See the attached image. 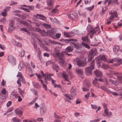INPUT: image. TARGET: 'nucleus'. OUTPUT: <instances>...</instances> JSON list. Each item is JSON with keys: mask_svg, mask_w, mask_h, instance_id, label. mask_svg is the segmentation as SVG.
I'll return each mask as SVG.
<instances>
[{"mask_svg": "<svg viewBox=\"0 0 122 122\" xmlns=\"http://www.w3.org/2000/svg\"><path fill=\"white\" fill-rule=\"evenodd\" d=\"M95 59L97 66L99 68H103L105 69L106 68V65L101 62L102 61H106V59L105 56H103L101 57H99Z\"/></svg>", "mask_w": 122, "mask_h": 122, "instance_id": "obj_1", "label": "nucleus"}, {"mask_svg": "<svg viewBox=\"0 0 122 122\" xmlns=\"http://www.w3.org/2000/svg\"><path fill=\"white\" fill-rule=\"evenodd\" d=\"M95 65V60H93L91 63L90 66L86 67L85 69V73L87 75H92V71L94 69Z\"/></svg>", "mask_w": 122, "mask_h": 122, "instance_id": "obj_2", "label": "nucleus"}, {"mask_svg": "<svg viewBox=\"0 0 122 122\" xmlns=\"http://www.w3.org/2000/svg\"><path fill=\"white\" fill-rule=\"evenodd\" d=\"M109 76L111 78L117 79L119 82L122 83V75L121 74L113 72L110 74Z\"/></svg>", "mask_w": 122, "mask_h": 122, "instance_id": "obj_3", "label": "nucleus"}, {"mask_svg": "<svg viewBox=\"0 0 122 122\" xmlns=\"http://www.w3.org/2000/svg\"><path fill=\"white\" fill-rule=\"evenodd\" d=\"M91 86L90 82L87 80H86L83 82V87L82 88L84 92L87 91L89 90V87Z\"/></svg>", "mask_w": 122, "mask_h": 122, "instance_id": "obj_4", "label": "nucleus"}, {"mask_svg": "<svg viewBox=\"0 0 122 122\" xmlns=\"http://www.w3.org/2000/svg\"><path fill=\"white\" fill-rule=\"evenodd\" d=\"M64 52L60 53L59 51H55V52L56 54L58 57L59 59L61 61H62L61 62L62 63H64V61L63 58L64 55H65V54H64Z\"/></svg>", "mask_w": 122, "mask_h": 122, "instance_id": "obj_5", "label": "nucleus"}, {"mask_svg": "<svg viewBox=\"0 0 122 122\" xmlns=\"http://www.w3.org/2000/svg\"><path fill=\"white\" fill-rule=\"evenodd\" d=\"M8 60L9 62L12 65L15 64L16 63L15 59L12 56H9L8 57Z\"/></svg>", "mask_w": 122, "mask_h": 122, "instance_id": "obj_6", "label": "nucleus"}, {"mask_svg": "<svg viewBox=\"0 0 122 122\" xmlns=\"http://www.w3.org/2000/svg\"><path fill=\"white\" fill-rule=\"evenodd\" d=\"M14 22L12 20H10L9 23V26L8 28V32L11 33L15 29V28L14 27Z\"/></svg>", "mask_w": 122, "mask_h": 122, "instance_id": "obj_7", "label": "nucleus"}, {"mask_svg": "<svg viewBox=\"0 0 122 122\" xmlns=\"http://www.w3.org/2000/svg\"><path fill=\"white\" fill-rule=\"evenodd\" d=\"M95 79L96 80H94L93 81V84L94 86L99 88L100 87L99 84L97 81H103V79L101 78L98 79L95 78Z\"/></svg>", "mask_w": 122, "mask_h": 122, "instance_id": "obj_8", "label": "nucleus"}, {"mask_svg": "<svg viewBox=\"0 0 122 122\" xmlns=\"http://www.w3.org/2000/svg\"><path fill=\"white\" fill-rule=\"evenodd\" d=\"M87 29L88 32L93 33V34H95L96 32V31L95 30V29L93 28L92 26L91 25H88Z\"/></svg>", "mask_w": 122, "mask_h": 122, "instance_id": "obj_9", "label": "nucleus"}, {"mask_svg": "<svg viewBox=\"0 0 122 122\" xmlns=\"http://www.w3.org/2000/svg\"><path fill=\"white\" fill-rule=\"evenodd\" d=\"M70 92L71 96L72 97H75L76 95V87L75 86H72Z\"/></svg>", "mask_w": 122, "mask_h": 122, "instance_id": "obj_10", "label": "nucleus"}, {"mask_svg": "<svg viewBox=\"0 0 122 122\" xmlns=\"http://www.w3.org/2000/svg\"><path fill=\"white\" fill-rule=\"evenodd\" d=\"M77 66H79L83 67L85 66L86 64V62L78 60L77 61Z\"/></svg>", "mask_w": 122, "mask_h": 122, "instance_id": "obj_11", "label": "nucleus"}, {"mask_svg": "<svg viewBox=\"0 0 122 122\" xmlns=\"http://www.w3.org/2000/svg\"><path fill=\"white\" fill-rule=\"evenodd\" d=\"M94 73L97 77H101L102 76V72L99 70H96V71H94Z\"/></svg>", "mask_w": 122, "mask_h": 122, "instance_id": "obj_12", "label": "nucleus"}, {"mask_svg": "<svg viewBox=\"0 0 122 122\" xmlns=\"http://www.w3.org/2000/svg\"><path fill=\"white\" fill-rule=\"evenodd\" d=\"M76 72L78 74L81 76V78H84V76L83 72L82 70L80 69H76Z\"/></svg>", "mask_w": 122, "mask_h": 122, "instance_id": "obj_13", "label": "nucleus"}, {"mask_svg": "<svg viewBox=\"0 0 122 122\" xmlns=\"http://www.w3.org/2000/svg\"><path fill=\"white\" fill-rule=\"evenodd\" d=\"M53 75V74H47L45 77V82L46 83L47 82V80H48L49 81H50L51 80L52 78H51V77Z\"/></svg>", "mask_w": 122, "mask_h": 122, "instance_id": "obj_14", "label": "nucleus"}, {"mask_svg": "<svg viewBox=\"0 0 122 122\" xmlns=\"http://www.w3.org/2000/svg\"><path fill=\"white\" fill-rule=\"evenodd\" d=\"M117 17V12L116 11H114L113 12V13L111 15L109 19L110 20H113L114 18Z\"/></svg>", "mask_w": 122, "mask_h": 122, "instance_id": "obj_15", "label": "nucleus"}, {"mask_svg": "<svg viewBox=\"0 0 122 122\" xmlns=\"http://www.w3.org/2000/svg\"><path fill=\"white\" fill-rule=\"evenodd\" d=\"M97 53V49L96 48H93L91 50L89 54L93 56H94V55H96Z\"/></svg>", "mask_w": 122, "mask_h": 122, "instance_id": "obj_16", "label": "nucleus"}, {"mask_svg": "<svg viewBox=\"0 0 122 122\" xmlns=\"http://www.w3.org/2000/svg\"><path fill=\"white\" fill-rule=\"evenodd\" d=\"M88 36L87 35L82 37L81 38L82 40L83 41H84L87 43H90V41L89 39L88 38Z\"/></svg>", "mask_w": 122, "mask_h": 122, "instance_id": "obj_17", "label": "nucleus"}, {"mask_svg": "<svg viewBox=\"0 0 122 122\" xmlns=\"http://www.w3.org/2000/svg\"><path fill=\"white\" fill-rule=\"evenodd\" d=\"M73 49V47L71 46H69L66 48L65 50L66 52H70L72 51Z\"/></svg>", "mask_w": 122, "mask_h": 122, "instance_id": "obj_18", "label": "nucleus"}, {"mask_svg": "<svg viewBox=\"0 0 122 122\" xmlns=\"http://www.w3.org/2000/svg\"><path fill=\"white\" fill-rule=\"evenodd\" d=\"M64 96L66 97L65 98V100L66 102H70L69 101V100H71L72 99L70 97V95L68 94H65L64 95Z\"/></svg>", "mask_w": 122, "mask_h": 122, "instance_id": "obj_19", "label": "nucleus"}, {"mask_svg": "<svg viewBox=\"0 0 122 122\" xmlns=\"http://www.w3.org/2000/svg\"><path fill=\"white\" fill-rule=\"evenodd\" d=\"M25 63V62L23 61H22L20 62L18 66V69L19 70H20L24 67Z\"/></svg>", "mask_w": 122, "mask_h": 122, "instance_id": "obj_20", "label": "nucleus"}, {"mask_svg": "<svg viewBox=\"0 0 122 122\" xmlns=\"http://www.w3.org/2000/svg\"><path fill=\"white\" fill-rule=\"evenodd\" d=\"M18 95H17V92L15 91H13L11 93L10 95V97H14L15 98V97H17Z\"/></svg>", "mask_w": 122, "mask_h": 122, "instance_id": "obj_21", "label": "nucleus"}, {"mask_svg": "<svg viewBox=\"0 0 122 122\" xmlns=\"http://www.w3.org/2000/svg\"><path fill=\"white\" fill-rule=\"evenodd\" d=\"M12 42L13 44L15 46H16L19 47H20L22 46L21 43L19 42H16L14 40H12Z\"/></svg>", "mask_w": 122, "mask_h": 122, "instance_id": "obj_22", "label": "nucleus"}, {"mask_svg": "<svg viewBox=\"0 0 122 122\" xmlns=\"http://www.w3.org/2000/svg\"><path fill=\"white\" fill-rule=\"evenodd\" d=\"M40 113L42 116H44L45 114V112L46 111V109L44 107H42L40 108Z\"/></svg>", "mask_w": 122, "mask_h": 122, "instance_id": "obj_23", "label": "nucleus"}, {"mask_svg": "<svg viewBox=\"0 0 122 122\" xmlns=\"http://www.w3.org/2000/svg\"><path fill=\"white\" fill-rule=\"evenodd\" d=\"M122 59L120 58H115L112 60L110 61H109L110 63H112L113 61H122Z\"/></svg>", "mask_w": 122, "mask_h": 122, "instance_id": "obj_24", "label": "nucleus"}, {"mask_svg": "<svg viewBox=\"0 0 122 122\" xmlns=\"http://www.w3.org/2000/svg\"><path fill=\"white\" fill-rule=\"evenodd\" d=\"M63 77V78H65L64 80L66 81H69L67 78L68 77V76L67 74L66 73V72L63 71L62 73Z\"/></svg>", "mask_w": 122, "mask_h": 122, "instance_id": "obj_25", "label": "nucleus"}, {"mask_svg": "<svg viewBox=\"0 0 122 122\" xmlns=\"http://www.w3.org/2000/svg\"><path fill=\"white\" fill-rule=\"evenodd\" d=\"M54 1V0H47V5L49 7L52 6Z\"/></svg>", "mask_w": 122, "mask_h": 122, "instance_id": "obj_26", "label": "nucleus"}, {"mask_svg": "<svg viewBox=\"0 0 122 122\" xmlns=\"http://www.w3.org/2000/svg\"><path fill=\"white\" fill-rule=\"evenodd\" d=\"M53 65L52 66V68L54 70H55L56 72H58V70H59V66L56 65H55L54 63Z\"/></svg>", "mask_w": 122, "mask_h": 122, "instance_id": "obj_27", "label": "nucleus"}, {"mask_svg": "<svg viewBox=\"0 0 122 122\" xmlns=\"http://www.w3.org/2000/svg\"><path fill=\"white\" fill-rule=\"evenodd\" d=\"M73 44L75 48L78 50H81L80 49L81 46L79 44L77 43H74Z\"/></svg>", "mask_w": 122, "mask_h": 122, "instance_id": "obj_28", "label": "nucleus"}, {"mask_svg": "<svg viewBox=\"0 0 122 122\" xmlns=\"http://www.w3.org/2000/svg\"><path fill=\"white\" fill-rule=\"evenodd\" d=\"M56 31L54 29H52L48 31V35H49L51 34H55L56 33Z\"/></svg>", "mask_w": 122, "mask_h": 122, "instance_id": "obj_29", "label": "nucleus"}, {"mask_svg": "<svg viewBox=\"0 0 122 122\" xmlns=\"http://www.w3.org/2000/svg\"><path fill=\"white\" fill-rule=\"evenodd\" d=\"M120 49V48L119 46L116 45L114 46L113 48V51L115 52H117Z\"/></svg>", "mask_w": 122, "mask_h": 122, "instance_id": "obj_30", "label": "nucleus"}, {"mask_svg": "<svg viewBox=\"0 0 122 122\" xmlns=\"http://www.w3.org/2000/svg\"><path fill=\"white\" fill-rule=\"evenodd\" d=\"M74 40H73V39H62L61 40V41H62L63 42H64L66 43H69L70 41H74Z\"/></svg>", "mask_w": 122, "mask_h": 122, "instance_id": "obj_31", "label": "nucleus"}, {"mask_svg": "<svg viewBox=\"0 0 122 122\" xmlns=\"http://www.w3.org/2000/svg\"><path fill=\"white\" fill-rule=\"evenodd\" d=\"M37 15L38 17V18L43 20L45 19L46 17L44 15L38 14H37Z\"/></svg>", "mask_w": 122, "mask_h": 122, "instance_id": "obj_32", "label": "nucleus"}, {"mask_svg": "<svg viewBox=\"0 0 122 122\" xmlns=\"http://www.w3.org/2000/svg\"><path fill=\"white\" fill-rule=\"evenodd\" d=\"M27 8H24L23 7H21L20 8V9L21 10H23L26 12H29L30 11L29 10L30 8V6H28L27 7Z\"/></svg>", "mask_w": 122, "mask_h": 122, "instance_id": "obj_33", "label": "nucleus"}, {"mask_svg": "<svg viewBox=\"0 0 122 122\" xmlns=\"http://www.w3.org/2000/svg\"><path fill=\"white\" fill-rule=\"evenodd\" d=\"M51 13L53 14H55L59 13V10L58 9L56 8H54L51 11Z\"/></svg>", "mask_w": 122, "mask_h": 122, "instance_id": "obj_34", "label": "nucleus"}, {"mask_svg": "<svg viewBox=\"0 0 122 122\" xmlns=\"http://www.w3.org/2000/svg\"><path fill=\"white\" fill-rule=\"evenodd\" d=\"M25 66L26 68V69L28 72H30V66L29 63L27 62H26L25 64Z\"/></svg>", "mask_w": 122, "mask_h": 122, "instance_id": "obj_35", "label": "nucleus"}, {"mask_svg": "<svg viewBox=\"0 0 122 122\" xmlns=\"http://www.w3.org/2000/svg\"><path fill=\"white\" fill-rule=\"evenodd\" d=\"M54 63L51 60H49L46 62V66L49 65L50 64H54Z\"/></svg>", "mask_w": 122, "mask_h": 122, "instance_id": "obj_36", "label": "nucleus"}, {"mask_svg": "<svg viewBox=\"0 0 122 122\" xmlns=\"http://www.w3.org/2000/svg\"><path fill=\"white\" fill-rule=\"evenodd\" d=\"M81 45L83 46L86 48L88 49H89L90 48L88 44L85 43H84L83 42H82Z\"/></svg>", "mask_w": 122, "mask_h": 122, "instance_id": "obj_37", "label": "nucleus"}, {"mask_svg": "<svg viewBox=\"0 0 122 122\" xmlns=\"http://www.w3.org/2000/svg\"><path fill=\"white\" fill-rule=\"evenodd\" d=\"M93 56L90 54H89L88 56V61H91L92 60V58L94 57V56Z\"/></svg>", "mask_w": 122, "mask_h": 122, "instance_id": "obj_38", "label": "nucleus"}, {"mask_svg": "<svg viewBox=\"0 0 122 122\" xmlns=\"http://www.w3.org/2000/svg\"><path fill=\"white\" fill-rule=\"evenodd\" d=\"M109 82L112 84H113L116 85H117L118 84L117 83V81H114L113 80L110 79L109 80Z\"/></svg>", "mask_w": 122, "mask_h": 122, "instance_id": "obj_39", "label": "nucleus"}, {"mask_svg": "<svg viewBox=\"0 0 122 122\" xmlns=\"http://www.w3.org/2000/svg\"><path fill=\"white\" fill-rule=\"evenodd\" d=\"M71 14L75 18L77 17V13L76 11H75L72 12Z\"/></svg>", "mask_w": 122, "mask_h": 122, "instance_id": "obj_40", "label": "nucleus"}, {"mask_svg": "<svg viewBox=\"0 0 122 122\" xmlns=\"http://www.w3.org/2000/svg\"><path fill=\"white\" fill-rule=\"evenodd\" d=\"M25 51L23 50H22L20 53L19 56L21 57H23L24 55Z\"/></svg>", "mask_w": 122, "mask_h": 122, "instance_id": "obj_41", "label": "nucleus"}, {"mask_svg": "<svg viewBox=\"0 0 122 122\" xmlns=\"http://www.w3.org/2000/svg\"><path fill=\"white\" fill-rule=\"evenodd\" d=\"M15 112L17 114H20V117L21 116L22 113L21 111L17 110L15 111Z\"/></svg>", "mask_w": 122, "mask_h": 122, "instance_id": "obj_42", "label": "nucleus"}, {"mask_svg": "<svg viewBox=\"0 0 122 122\" xmlns=\"http://www.w3.org/2000/svg\"><path fill=\"white\" fill-rule=\"evenodd\" d=\"M20 30L21 31H23L26 32L27 34L29 35L30 33L25 28H21L20 29Z\"/></svg>", "mask_w": 122, "mask_h": 122, "instance_id": "obj_43", "label": "nucleus"}, {"mask_svg": "<svg viewBox=\"0 0 122 122\" xmlns=\"http://www.w3.org/2000/svg\"><path fill=\"white\" fill-rule=\"evenodd\" d=\"M18 89L19 90V92L20 95L22 97H23V94L24 92V90H22L20 88H18Z\"/></svg>", "mask_w": 122, "mask_h": 122, "instance_id": "obj_44", "label": "nucleus"}, {"mask_svg": "<svg viewBox=\"0 0 122 122\" xmlns=\"http://www.w3.org/2000/svg\"><path fill=\"white\" fill-rule=\"evenodd\" d=\"M41 33L42 35V36H48V31L47 32H46L44 30H42Z\"/></svg>", "mask_w": 122, "mask_h": 122, "instance_id": "obj_45", "label": "nucleus"}, {"mask_svg": "<svg viewBox=\"0 0 122 122\" xmlns=\"http://www.w3.org/2000/svg\"><path fill=\"white\" fill-rule=\"evenodd\" d=\"M33 85L34 87L36 88H37L38 87V83H35L34 82H32Z\"/></svg>", "mask_w": 122, "mask_h": 122, "instance_id": "obj_46", "label": "nucleus"}, {"mask_svg": "<svg viewBox=\"0 0 122 122\" xmlns=\"http://www.w3.org/2000/svg\"><path fill=\"white\" fill-rule=\"evenodd\" d=\"M20 23L21 24L24 25L25 26H26L28 25V24L25 21H20Z\"/></svg>", "mask_w": 122, "mask_h": 122, "instance_id": "obj_47", "label": "nucleus"}, {"mask_svg": "<svg viewBox=\"0 0 122 122\" xmlns=\"http://www.w3.org/2000/svg\"><path fill=\"white\" fill-rule=\"evenodd\" d=\"M54 117L56 118L57 119H61V117L57 115L56 112L54 113Z\"/></svg>", "mask_w": 122, "mask_h": 122, "instance_id": "obj_48", "label": "nucleus"}, {"mask_svg": "<svg viewBox=\"0 0 122 122\" xmlns=\"http://www.w3.org/2000/svg\"><path fill=\"white\" fill-rule=\"evenodd\" d=\"M12 120L13 121L15 122H19L20 121V120L16 117H14L12 119Z\"/></svg>", "mask_w": 122, "mask_h": 122, "instance_id": "obj_49", "label": "nucleus"}, {"mask_svg": "<svg viewBox=\"0 0 122 122\" xmlns=\"http://www.w3.org/2000/svg\"><path fill=\"white\" fill-rule=\"evenodd\" d=\"M117 62H118L117 63L114 64V65L115 66H118L122 64V61H119Z\"/></svg>", "mask_w": 122, "mask_h": 122, "instance_id": "obj_50", "label": "nucleus"}, {"mask_svg": "<svg viewBox=\"0 0 122 122\" xmlns=\"http://www.w3.org/2000/svg\"><path fill=\"white\" fill-rule=\"evenodd\" d=\"M94 7V5H93L90 7H86V9L89 10L91 11L93 9Z\"/></svg>", "mask_w": 122, "mask_h": 122, "instance_id": "obj_51", "label": "nucleus"}, {"mask_svg": "<svg viewBox=\"0 0 122 122\" xmlns=\"http://www.w3.org/2000/svg\"><path fill=\"white\" fill-rule=\"evenodd\" d=\"M36 50V52H37V55L38 56H40V55H41V51L39 48H38V49Z\"/></svg>", "mask_w": 122, "mask_h": 122, "instance_id": "obj_52", "label": "nucleus"}, {"mask_svg": "<svg viewBox=\"0 0 122 122\" xmlns=\"http://www.w3.org/2000/svg\"><path fill=\"white\" fill-rule=\"evenodd\" d=\"M92 108L93 109H96L97 108V106L95 105L92 104L91 105Z\"/></svg>", "mask_w": 122, "mask_h": 122, "instance_id": "obj_53", "label": "nucleus"}, {"mask_svg": "<svg viewBox=\"0 0 122 122\" xmlns=\"http://www.w3.org/2000/svg\"><path fill=\"white\" fill-rule=\"evenodd\" d=\"M31 91L35 95H36L38 94V93L37 91L35 89H33L32 90H31Z\"/></svg>", "mask_w": 122, "mask_h": 122, "instance_id": "obj_54", "label": "nucleus"}, {"mask_svg": "<svg viewBox=\"0 0 122 122\" xmlns=\"http://www.w3.org/2000/svg\"><path fill=\"white\" fill-rule=\"evenodd\" d=\"M35 106L33 107L34 108L36 109L37 108H39L40 107V106L37 103H35Z\"/></svg>", "mask_w": 122, "mask_h": 122, "instance_id": "obj_55", "label": "nucleus"}, {"mask_svg": "<svg viewBox=\"0 0 122 122\" xmlns=\"http://www.w3.org/2000/svg\"><path fill=\"white\" fill-rule=\"evenodd\" d=\"M4 12L1 13V15L4 16H5L7 15V12L5 10H4Z\"/></svg>", "mask_w": 122, "mask_h": 122, "instance_id": "obj_56", "label": "nucleus"}, {"mask_svg": "<svg viewBox=\"0 0 122 122\" xmlns=\"http://www.w3.org/2000/svg\"><path fill=\"white\" fill-rule=\"evenodd\" d=\"M100 88L103 91H105L107 88L104 86H102L100 87Z\"/></svg>", "mask_w": 122, "mask_h": 122, "instance_id": "obj_57", "label": "nucleus"}, {"mask_svg": "<svg viewBox=\"0 0 122 122\" xmlns=\"http://www.w3.org/2000/svg\"><path fill=\"white\" fill-rule=\"evenodd\" d=\"M6 19L4 18H2L0 20V22L4 23H5V22Z\"/></svg>", "mask_w": 122, "mask_h": 122, "instance_id": "obj_58", "label": "nucleus"}, {"mask_svg": "<svg viewBox=\"0 0 122 122\" xmlns=\"http://www.w3.org/2000/svg\"><path fill=\"white\" fill-rule=\"evenodd\" d=\"M48 36H50V37L53 39H55L56 38L55 35V34H51L49 35H48Z\"/></svg>", "mask_w": 122, "mask_h": 122, "instance_id": "obj_59", "label": "nucleus"}, {"mask_svg": "<svg viewBox=\"0 0 122 122\" xmlns=\"http://www.w3.org/2000/svg\"><path fill=\"white\" fill-rule=\"evenodd\" d=\"M17 76L19 77V78H20V79L22 78V77H23L21 74V73L19 72H18V74L17 75Z\"/></svg>", "mask_w": 122, "mask_h": 122, "instance_id": "obj_60", "label": "nucleus"}, {"mask_svg": "<svg viewBox=\"0 0 122 122\" xmlns=\"http://www.w3.org/2000/svg\"><path fill=\"white\" fill-rule=\"evenodd\" d=\"M20 79L19 78H18V80L17 81V84L19 85V86H21V83L20 81Z\"/></svg>", "mask_w": 122, "mask_h": 122, "instance_id": "obj_61", "label": "nucleus"}, {"mask_svg": "<svg viewBox=\"0 0 122 122\" xmlns=\"http://www.w3.org/2000/svg\"><path fill=\"white\" fill-rule=\"evenodd\" d=\"M6 91L5 88H3L1 91V92L2 94L4 95L6 94Z\"/></svg>", "mask_w": 122, "mask_h": 122, "instance_id": "obj_62", "label": "nucleus"}, {"mask_svg": "<svg viewBox=\"0 0 122 122\" xmlns=\"http://www.w3.org/2000/svg\"><path fill=\"white\" fill-rule=\"evenodd\" d=\"M67 16L71 20H73V17L71 16V14H68L67 15Z\"/></svg>", "mask_w": 122, "mask_h": 122, "instance_id": "obj_63", "label": "nucleus"}, {"mask_svg": "<svg viewBox=\"0 0 122 122\" xmlns=\"http://www.w3.org/2000/svg\"><path fill=\"white\" fill-rule=\"evenodd\" d=\"M105 92H106L108 94L111 93L112 92H111V91L109 89H108L107 88L106 89Z\"/></svg>", "mask_w": 122, "mask_h": 122, "instance_id": "obj_64", "label": "nucleus"}]
</instances>
